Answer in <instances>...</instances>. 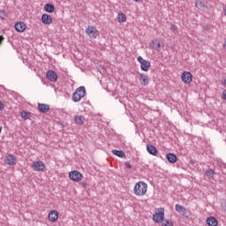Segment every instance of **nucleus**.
Segmentation results:
<instances>
[{"label":"nucleus","mask_w":226,"mask_h":226,"mask_svg":"<svg viewBox=\"0 0 226 226\" xmlns=\"http://www.w3.org/2000/svg\"><path fill=\"white\" fill-rule=\"evenodd\" d=\"M139 82H140L141 86H148L149 77L147 75L140 74Z\"/></svg>","instance_id":"nucleus-17"},{"label":"nucleus","mask_w":226,"mask_h":226,"mask_svg":"<svg viewBox=\"0 0 226 226\" xmlns=\"http://www.w3.org/2000/svg\"><path fill=\"white\" fill-rule=\"evenodd\" d=\"M3 41V36H0V43Z\"/></svg>","instance_id":"nucleus-36"},{"label":"nucleus","mask_w":226,"mask_h":226,"mask_svg":"<svg viewBox=\"0 0 226 226\" xmlns=\"http://www.w3.org/2000/svg\"><path fill=\"white\" fill-rule=\"evenodd\" d=\"M20 117H22V119H24L25 121H27V119L31 117V112L23 110L20 113Z\"/></svg>","instance_id":"nucleus-25"},{"label":"nucleus","mask_w":226,"mask_h":226,"mask_svg":"<svg viewBox=\"0 0 226 226\" xmlns=\"http://www.w3.org/2000/svg\"><path fill=\"white\" fill-rule=\"evenodd\" d=\"M138 62L140 64L142 72H149V68H151V62L144 59L142 56H138Z\"/></svg>","instance_id":"nucleus-5"},{"label":"nucleus","mask_w":226,"mask_h":226,"mask_svg":"<svg viewBox=\"0 0 226 226\" xmlns=\"http://www.w3.org/2000/svg\"><path fill=\"white\" fill-rule=\"evenodd\" d=\"M207 223L208 226H218V220L211 216L207 219Z\"/></svg>","instance_id":"nucleus-19"},{"label":"nucleus","mask_w":226,"mask_h":226,"mask_svg":"<svg viewBox=\"0 0 226 226\" xmlns=\"http://www.w3.org/2000/svg\"><path fill=\"white\" fill-rule=\"evenodd\" d=\"M133 192L137 197H144V195L147 193V184L142 181L136 183L133 188Z\"/></svg>","instance_id":"nucleus-1"},{"label":"nucleus","mask_w":226,"mask_h":226,"mask_svg":"<svg viewBox=\"0 0 226 226\" xmlns=\"http://www.w3.org/2000/svg\"><path fill=\"white\" fill-rule=\"evenodd\" d=\"M224 86L226 84V79H222V82Z\"/></svg>","instance_id":"nucleus-35"},{"label":"nucleus","mask_w":226,"mask_h":226,"mask_svg":"<svg viewBox=\"0 0 226 226\" xmlns=\"http://www.w3.org/2000/svg\"><path fill=\"white\" fill-rule=\"evenodd\" d=\"M37 109L41 114H47L50 110V106L45 103H38Z\"/></svg>","instance_id":"nucleus-10"},{"label":"nucleus","mask_w":226,"mask_h":226,"mask_svg":"<svg viewBox=\"0 0 226 226\" xmlns=\"http://www.w3.org/2000/svg\"><path fill=\"white\" fill-rule=\"evenodd\" d=\"M81 186H83L84 188H87V186H89V185L86 182H81Z\"/></svg>","instance_id":"nucleus-32"},{"label":"nucleus","mask_w":226,"mask_h":226,"mask_svg":"<svg viewBox=\"0 0 226 226\" xmlns=\"http://www.w3.org/2000/svg\"><path fill=\"white\" fill-rule=\"evenodd\" d=\"M48 217L49 222H57V219L59 218V213L56 210H51L49 213Z\"/></svg>","instance_id":"nucleus-12"},{"label":"nucleus","mask_w":226,"mask_h":226,"mask_svg":"<svg viewBox=\"0 0 226 226\" xmlns=\"http://www.w3.org/2000/svg\"><path fill=\"white\" fill-rule=\"evenodd\" d=\"M4 17H6V12L4 11V10H0V19L3 20Z\"/></svg>","instance_id":"nucleus-29"},{"label":"nucleus","mask_w":226,"mask_h":226,"mask_svg":"<svg viewBox=\"0 0 226 226\" xmlns=\"http://www.w3.org/2000/svg\"><path fill=\"white\" fill-rule=\"evenodd\" d=\"M124 166L126 167V169H132V164L129 162H125Z\"/></svg>","instance_id":"nucleus-30"},{"label":"nucleus","mask_w":226,"mask_h":226,"mask_svg":"<svg viewBox=\"0 0 226 226\" xmlns=\"http://www.w3.org/2000/svg\"><path fill=\"white\" fill-rule=\"evenodd\" d=\"M117 20H118V22H126V15H124L123 13H119L117 15Z\"/></svg>","instance_id":"nucleus-27"},{"label":"nucleus","mask_w":226,"mask_h":226,"mask_svg":"<svg viewBox=\"0 0 226 226\" xmlns=\"http://www.w3.org/2000/svg\"><path fill=\"white\" fill-rule=\"evenodd\" d=\"M170 29L171 31H177V26L176 25H171Z\"/></svg>","instance_id":"nucleus-31"},{"label":"nucleus","mask_w":226,"mask_h":226,"mask_svg":"<svg viewBox=\"0 0 226 226\" xmlns=\"http://www.w3.org/2000/svg\"><path fill=\"white\" fill-rule=\"evenodd\" d=\"M1 132H3V127L0 126V133H1Z\"/></svg>","instance_id":"nucleus-37"},{"label":"nucleus","mask_w":226,"mask_h":226,"mask_svg":"<svg viewBox=\"0 0 226 226\" xmlns=\"http://www.w3.org/2000/svg\"><path fill=\"white\" fill-rule=\"evenodd\" d=\"M153 220L156 223H162L165 220V209L161 207L158 211L153 215Z\"/></svg>","instance_id":"nucleus-3"},{"label":"nucleus","mask_w":226,"mask_h":226,"mask_svg":"<svg viewBox=\"0 0 226 226\" xmlns=\"http://www.w3.org/2000/svg\"><path fill=\"white\" fill-rule=\"evenodd\" d=\"M14 27H15L16 31H18V33H24L26 31V27H27V26L26 25V23L20 21V22H17L14 25Z\"/></svg>","instance_id":"nucleus-11"},{"label":"nucleus","mask_w":226,"mask_h":226,"mask_svg":"<svg viewBox=\"0 0 226 226\" xmlns=\"http://www.w3.org/2000/svg\"><path fill=\"white\" fill-rule=\"evenodd\" d=\"M222 100H226V90L222 92Z\"/></svg>","instance_id":"nucleus-33"},{"label":"nucleus","mask_w":226,"mask_h":226,"mask_svg":"<svg viewBox=\"0 0 226 226\" xmlns=\"http://www.w3.org/2000/svg\"><path fill=\"white\" fill-rule=\"evenodd\" d=\"M85 33L93 40H96V38H98V29H96V26H88L85 30Z\"/></svg>","instance_id":"nucleus-4"},{"label":"nucleus","mask_w":226,"mask_h":226,"mask_svg":"<svg viewBox=\"0 0 226 226\" xmlns=\"http://www.w3.org/2000/svg\"><path fill=\"white\" fill-rule=\"evenodd\" d=\"M206 177L213 179V177H215V170H213L212 169L207 170L206 171Z\"/></svg>","instance_id":"nucleus-26"},{"label":"nucleus","mask_w":226,"mask_h":226,"mask_svg":"<svg viewBox=\"0 0 226 226\" xmlns=\"http://www.w3.org/2000/svg\"><path fill=\"white\" fill-rule=\"evenodd\" d=\"M46 77L49 82H56L57 81V73L54 71H48L46 73Z\"/></svg>","instance_id":"nucleus-9"},{"label":"nucleus","mask_w":226,"mask_h":226,"mask_svg":"<svg viewBox=\"0 0 226 226\" xmlns=\"http://www.w3.org/2000/svg\"><path fill=\"white\" fill-rule=\"evenodd\" d=\"M32 169L35 170V172H43V170H45V163L41 161L34 162L32 163Z\"/></svg>","instance_id":"nucleus-7"},{"label":"nucleus","mask_w":226,"mask_h":226,"mask_svg":"<svg viewBox=\"0 0 226 226\" xmlns=\"http://www.w3.org/2000/svg\"><path fill=\"white\" fill-rule=\"evenodd\" d=\"M150 47L154 49V50H160L162 48V43L158 41H152L150 43Z\"/></svg>","instance_id":"nucleus-20"},{"label":"nucleus","mask_w":226,"mask_h":226,"mask_svg":"<svg viewBox=\"0 0 226 226\" xmlns=\"http://www.w3.org/2000/svg\"><path fill=\"white\" fill-rule=\"evenodd\" d=\"M181 79L185 84H192L193 75H192V72H184L181 75Z\"/></svg>","instance_id":"nucleus-8"},{"label":"nucleus","mask_w":226,"mask_h":226,"mask_svg":"<svg viewBox=\"0 0 226 226\" xmlns=\"http://www.w3.org/2000/svg\"><path fill=\"white\" fill-rule=\"evenodd\" d=\"M162 226H174V224L172 223V221L166 220L162 223Z\"/></svg>","instance_id":"nucleus-28"},{"label":"nucleus","mask_w":226,"mask_h":226,"mask_svg":"<svg viewBox=\"0 0 226 226\" xmlns=\"http://www.w3.org/2000/svg\"><path fill=\"white\" fill-rule=\"evenodd\" d=\"M44 10L45 11H47V13H54V10H56V7H54L52 4H46L44 6Z\"/></svg>","instance_id":"nucleus-21"},{"label":"nucleus","mask_w":226,"mask_h":226,"mask_svg":"<svg viewBox=\"0 0 226 226\" xmlns=\"http://www.w3.org/2000/svg\"><path fill=\"white\" fill-rule=\"evenodd\" d=\"M166 159L170 163H176V162H177V156L172 153L167 154Z\"/></svg>","instance_id":"nucleus-16"},{"label":"nucleus","mask_w":226,"mask_h":226,"mask_svg":"<svg viewBox=\"0 0 226 226\" xmlns=\"http://www.w3.org/2000/svg\"><path fill=\"white\" fill-rule=\"evenodd\" d=\"M175 209L180 215H185L186 213V208L183 205H176Z\"/></svg>","instance_id":"nucleus-24"},{"label":"nucleus","mask_w":226,"mask_h":226,"mask_svg":"<svg viewBox=\"0 0 226 226\" xmlns=\"http://www.w3.org/2000/svg\"><path fill=\"white\" fill-rule=\"evenodd\" d=\"M195 6L199 10H204L206 8V2H204V0H198L195 4Z\"/></svg>","instance_id":"nucleus-22"},{"label":"nucleus","mask_w":226,"mask_h":226,"mask_svg":"<svg viewBox=\"0 0 226 226\" xmlns=\"http://www.w3.org/2000/svg\"><path fill=\"white\" fill-rule=\"evenodd\" d=\"M69 177L72 179V181L79 183V181H82V177H84V176L79 171L73 170L69 173Z\"/></svg>","instance_id":"nucleus-6"},{"label":"nucleus","mask_w":226,"mask_h":226,"mask_svg":"<svg viewBox=\"0 0 226 226\" xmlns=\"http://www.w3.org/2000/svg\"><path fill=\"white\" fill-rule=\"evenodd\" d=\"M112 154H115V156H118V158H124L126 154L123 152V150H112Z\"/></svg>","instance_id":"nucleus-23"},{"label":"nucleus","mask_w":226,"mask_h":226,"mask_svg":"<svg viewBox=\"0 0 226 226\" xmlns=\"http://www.w3.org/2000/svg\"><path fill=\"white\" fill-rule=\"evenodd\" d=\"M147 150L149 154H152L153 156H156L158 154V150L156 149V147L153 145H147Z\"/></svg>","instance_id":"nucleus-15"},{"label":"nucleus","mask_w":226,"mask_h":226,"mask_svg":"<svg viewBox=\"0 0 226 226\" xmlns=\"http://www.w3.org/2000/svg\"><path fill=\"white\" fill-rule=\"evenodd\" d=\"M74 121L76 124L82 125L84 124V122L86 121V117H84L82 115H78L74 117Z\"/></svg>","instance_id":"nucleus-18"},{"label":"nucleus","mask_w":226,"mask_h":226,"mask_svg":"<svg viewBox=\"0 0 226 226\" xmlns=\"http://www.w3.org/2000/svg\"><path fill=\"white\" fill-rule=\"evenodd\" d=\"M86 94V87L82 86L78 87L72 94V102H74V103H79V102H80V100H82Z\"/></svg>","instance_id":"nucleus-2"},{"label":"nucleus","mask_w":226,"mask_h":226,"mask_svg":"<svg viewBox=\"0 0 226 226\" xmlns=\"http://www.w3.org/2000/svg\"><path fill=\"white\" fill-rule=\"evenodd\" d=\"M135 1V3H139V2H140V0H134Z\"/></svg>","instance_id":"nucleus-38"},{"label":"nucleus","mask_w":226,"mask_h":226,"mask_svg":"<svg viewBox=\"0 0 226 226\" xmlns=\"http://www.w3.org/2000/svg\"><path fill=\"white\" fill-rule=\"evenodd\" d=\"M3 109H4V104H3V102H0V110H3Z\"/></svg>","instance_id":"nucleus-34"},{"label":"nucleus","mask_w":226,"mask_h":226,"mask_svg":"<svg viewBox=\"0 0 226 226\" xmlns=\"http://www.w3.org/2000/svg\"><path fill=\"white\" fill-rule=\"evenodd\" d=\"M41 22L42 24L49 26V24H52V17L49 14H42Z\"/></svg>","instance_id":"nucleus-13"},{"label":"nucleus","mask_w":226,"mask_h":226,"mask_svg":"<svg viewBox=\"0 0 226 226\" xmlns=\"http://www.w3.org/2000/svg\"><path fill=\"white\" fill-rule=\"evenodd\" d=\"M5 163H7V165H15V163H17V157L13 154L7 155Z\"/></svg>","instance_id":"nucleus-14"}]
</instances>
